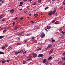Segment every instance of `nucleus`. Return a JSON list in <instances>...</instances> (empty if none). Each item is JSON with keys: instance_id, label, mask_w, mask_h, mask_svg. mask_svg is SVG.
<instances>
[{"instance_id": "31", "label": "nucleus", "mask_w": 65, "mask_h": 65, "mask_svg": "<svg viewBox=\"0 0 65 65\" xmlns=\"http://www.w3.org/2000/svg\"><path fill=\"white\" fill-rule=\"evenodd\" d=\"M26 63V61H24L23 62V63L24 64H25V63Z\"/></svg>"}, {"instance_id": "17", "label": "nucleus", "mask_w": 65, "mask_h": 65, "mask_svg": "<svg viewBox=\"0 0 65 65\" xmlns=\"http://www.w3.org/2000/svg\"><path fill=\"white\" fill-rule=\"evenodd\" d=\"M41 2V0H38V2L40 3Z\"/></svg>"}, {"instance_id": "6", "label": "nucleus", "mask_w": 65, "mask_h": 65, "mask_svg": "<svg viewBox=\"0 0 65 65\" xmlns=\"http://www.w3.org/2000/svg\"><path fill=\"white\" fill-rule=\"evenodd\" d=\"M4 16L3 14H2L1 15H0V19H1V18H2Z\"/></svg>"}, {"instance_id": "8", "label": "nucleus", "mask_w": 65, "mask_h": 65, "mask_svg": "<svg viewBox=\"0 0 65 65\" xmlns=\"http://www.w3.org/2000/svg\"><path fill=\"white\" fill-rule=\"evenodd\" d=\"M37 56V54H34L33 55V57L34 58H35V57H36Z\"/></svg>"}, {"instance_id": "57", "label": "nucleus", "mask_w": 65, "mask_h": 65, "mask_svg": "<svg viewBox=\"0 0 65 65\" xmlns=\"http://www.w3.org/2000/svg\"><path fill=\"white\" fill-rule=\"evenodd\" d=\"M31 23H34V22H33V21H31Z\"/></svg>"}, {"instance_id": "53", "label": "nucleus", "mask_w": 65, "mask_h": 65, "mask_svg": "<svg viewBox=\"0 0 65 65\" xmlns=\"http://www.w3.org/2000/svg\"><path fill=\"white\" fill-rule=\"evenodd\" d=\"M62 65H65V62L63 63Z\"/></svg>"}, {"instance_id": "23", "label": "nucleus", "mask_w": 65, "mask_h": 65, "mask_svg": "<svg viewBox=\"0 0 65 65\" xmlns=\"http://www.w3.org/2000/svg\"><path fill=\"white\" fill-rule=\"evenodd\" d=\"M3 37H4L3 36H0V39H1V38H3Z\"/></svg>"}, {"instance_id": "29", "label": "nucleus", "mask_w": 65, "mask_h": 65, "mask_svg": "<svg viewBox=\"0 0 65 65\" xmlns=\"http://www.w3.org/2000/svg\"><path fill=\"white\" fill-rule=\"evenodd\" d=\"M63 28V27H61V29H60V31H62V29Z\"/></svg>"}, {"instance_id": "45", "label": "nucleus", "mask_w": 65, "mask_h": 65, "mask_svg": "<svg viewBox=\"0 0 65 65\" xmlns=\"http://www.w3.org/2000/svg\"><path fill=\"white\" fill-rule=\"evenodd\" d=\"M21 44L20 43H17V45H20Z\"/></svg>"}, {"instance_id": "30", "label": "nucleus", "mask_w": 65, "mask_h": 65, "mask_svg": "<svg viewBox=\"0 0 65 65\" xmlns=\"http://www.w3.org/2000/svg\"><path fill=\"white\" fill-rule=\"evenodd\" d=\"M5 48V47H2V50H3Z\"/></svg>"}, {"instance_id": "16", "label": "nucleus", "mask_w": 65, "mask_h": 65, "mask_svg": "<svg viewBox=\"0 0 65 65\" xmlns=\"http://www.w3.org/2000/svg\"><path fill=\"white\" fill-rule=\"evenodd\" d=\"M31 60H32V58L28 59L27 60V61H28V62H29V61H31Z\"/></svg>"}, {"instance_id": "32", "label": "nucleus", "mask_w": 65, "mask_h": 65, "mask_svg": "<svg viewBox=\"0 0 65 65\" xmlns=\"http://www.w3.org/2000/svg\"><path fill=\"white\" fill-rule=\"evenodd\" d=\"M55 42V40H52V42Z\"/></svg>"}, {"instance_id": "64", "label": "nucleus", "mask_w": 65, "mask_h": 65, "mask_svg": "<svg viewBox=\"0 0 65 65\" xmlns=\"http://www.w3.org/2000/svg\"><path fill=\"white\" fill-rule=\"evenodd\" d=\"M29 6H27L26 7V8H28V7H29Z\"/></svg>"}, {"instance_id": "1", "label": "nucleus", "mask_w": 65, "mask_h": 65, "mask_svg": "<svg viewBox=\"0 0 65 65\" xmlns=\"http://www.w3.org/2000/svg\"><path fill=\"white\" fill-rule=\"evenodd\" d=\"M54 48L52 49L49 51V54H52L53 52V51H54Z\"/></svg>"}, {"instance_id": "54", "label": "nucleus", "mask_w": 65, "mask_h": 65, "mask_svg": "<svg viewBox=\"0 0 65 65\" xmlns=\"http://www.w3.org/2000/svg\"><path fill=\"white\" fill-rule=\"evenodd\" d=\"M18 19V17H16L15 19L14 20H16V19Z\"/></svg>"}, {"instance_id": "25", "label": "nucleus", "mask_w": 65, "mask_h": 65, "mask_svg": "<svg viewBox=\"0 0 65 65\" xmlns=\"http://www.w3.org/2000/svg\"><path fill=\"white\" fill-rule=\"evenodd\" d=\"M48 46L50 47H51L52 46V45L50 44L48 45Z\"/></svg>"}, {"instance_id": "36", "label": "nucleus", "mask_w": 65, "mask_h": 65, "mask_svg": "<svg viewBox=\"0 0 65 65\" xmlns=\"http://www.w3.org/2000/svg\"><path fill=\"white\" fill-rule=\"evenodd\" d=\"M50 47L48 46V47H47L46 48V50H47V49H48V48H50Z\"/></svg>"}, {"instance_id": "33", "label": "nucleus", "mask_w": 65, "mask_h": 65, "mask_svg": "<svg viewBox=\"0 0 65 65\" xmlns=\"http://www.w3.org/2000/svg\"><path fill=\"white\" fill-rule=\"evenodd\" d=\"M56 21V20H54L52 22V23H54V22H55V21Z\"/></svg>"}, {"instance_id": "41", "label": "nucleus", "mask_w": 65, "mask_h": 65, "mask_svg": "<svg viewBox=\"0 0 65 65\" xmlns=\"http://www.w3.org/2000/svg\"><path fill=\"white\" fill-rule=\"evenodd\" d=\"M20 33L21 34V35H22V34H24V32L23 31L21 33Z\"/></svg>"}, {"instance_id": "49", "label": "nucleus", "mask_w": 65, "mask_h": 65, "mask_svg": "<svg viewBox=\"0 0 65 65\" xmlns=\"http://www.w3.org/2000/svg\"><path fill=\"white\" fill-rule=\"evenodd\" d=\"M62 33H63V34H64L65 33V32H64L63 31H62Z\"/></svg>"}, {"instance_id": "5", "label": "nucleus", "mask_w": 65, "mask_h": 65, "mask_svg": "<svg viewBox=\"0 0 65 65\" xmlns=\"http://www.w3.org/2000/svg\"><path fill=\"white\" fill-rule=\"evenodd\" d=\"M54 9H55V10L52 13V14H55L56 11L57 10L56 9V8H55Z\"/></svg>"}, {"instance_id": "44", "label": "nucleus", "mask_w": 65, "mask_h": 65, "mask_svg": "<svg viewBox=\"0 0 65 65\" xmlns=\"http://www.w3.org/2000/svg\"><path fill=\"white\" fill-rule=\"evenodd\" d=\"M32 39H34V37H32Z\"/></svg>"}, {"instance_id": "10", "label": "nucleus", "mask_w": 65, "mask_h": 65, "mask_svg": "<svg viewBox=\"0 0 65 65\" xmlns=\"http://www.w3.org/2000/svg\"><path fill=\"white\" fill-rule=\"evenodd\" d=\"M6 62V61H5V60H4V61H2V64H4V63H5Z\"/></svg>"}, {"instance_id": "46", "label": "nucleus", "mask_w": 65, "mask_h": 65, "mask_svg": "<svg viewBox=\"0 0 65 65\" xmlns=\"http://www.w3.org/2000/svg\"><path fill=\"white\" fill-rule=\"evenodd\" d=\"M23 18H24L23 17H21V18H20V19L21 20H22V19H23Z\"/></svg>"}, {"instance_id": "61", "label": "nucleus", "mask_w": 65, "mask_h": 65, "mask_svg": "<svg viewBox=\"0 0 65 65\" xmlns=\"http://www.w3.org/2000/svg\"><path fill=\"white\" fill-rule=\"evenodd\" d=\"M18 35H21V33H19V34H18Z\"/></svg>"}, {"instance_id": "12", "label": "nucleus", "mask_w": 65, "mask_h": 65, "mask_svg": "<svg viewBox=\"0 0 65 65\" xmlns=\"http://www.w3.org/2000/svg\"><path fill=\"white\" fill-rule=\"evenodd\" d=\"M47 28L48 29H49L51 28V26H48L47 27Z\"/></svg>"}, {"instance_id": "60", "label": "nucleus", "mask_w": 65, "mask_h": 65, "mask_svg": "<svg viewBox=\"0 0 65 65\" xmlns=\"http://www.w3.org/2000/svg\"><path fill=\"white\" fill-rule=\"evenodd\" d=\"M24 43H25L26 42H27V40H24Z\"/></svg>"}, {"instance_id": "7", "label": "nucleus", "mask_w": 65, "mask_h": 65, "mask_svg": "<svg viewBox=\"0 0 65 65\" xmlns=\"http://www.w3.org/2000/svg\"><path fill=\"white\" fill-rule=\"evenodd\" d=\"M63 61L62 60H61L59 61V63L60 64H62V63H63Z\"/></svg>"}, {"instance_id": "63", "label": "nucleus", "mask_w": 65, "mask_h": 65, "mask_svg": "<svg viewBox=\"0 0 65 65\" xmlns=\"http://www.w3.org/2000/svg\"><path fill=\"white\" fill-rule=\"evenodd\" d=\"M24 0V1H25V2L27 1V0Z\"/></svg>"}, {"instance_id": "28", "label": "nucleus", "mask_w": 65, "mask_h": 65, "mask_svg": "<svg viewBox=\"0 0 65 65\" xmlns=\"http://www.w3.org/2000/svg\"><path fill=\"white\" fill-rule=\"evenodd\" d=\"M17 27H15V28H14V30H17Z\"/></svg>"}, {"instance_id": "27", "label": "nucleus", "mask_w": 65, "mask_h": 65, "mask_svg": "<svg viewBox=\"0 0 65 65\" xmlns=\"http://www.w3.org/2000/svg\"><path fill=\"white\" fill-rule=\"evenodd\" d=\"M35 4H36V2H35L34 3L32 4V5H35Z\"/></svg>"}, {"instance_id": "19", "label": "nucleus", "mask_w": 65, "mask_h": 65, "mask_svg": "<svg viewBox=\"0 0 65 65\" xmlns=\"http://www.w3.org/2000/svg\"><path fill=\"white\" fill-rule=\"evenodd\" d=\"M62 59L63 60H64V61H65V57H64H64H62Z\"/></svg>"}, {"instance_id": "37", "label": "nucleus", "mask_w": 65, "mask_h": 65, "mask_svg": "<svg viewBox=\"0 0 65 65\" xmlns=\"http://www.w3.org/2000/svg\"><path fill=\"white\" fill-rule=\"evenodd\" d=\"M63 55L64 56H65V53H63Z\"/></svg>"}, {"instance_id": "2", "label": "nucleus", "mask_w": 65, "mask_h": 65, "mask_svg": "<svg viewBox=\"0 0 65 65\" xmlns=\"http://www.w3.org/2000/svg\"><path fill=\"white\" fill-rule=\"evenodd\" d=\"M41 36L42 37V38H43L45 36V34L44 33H42L41 35Z\"/></svg>"}, {"instance_id": "55", "label": "nucleus", "mask_w": 65, "mask_h": 65, "mask_svg": "<svg viewBox=\"0 0 65 65\" xmlns=\"http://www.w3.org/2000/svg\"><path fill=\"white\" fill-rule=\"evenodd\" d=\"M29 16H31V15H32V14H29Z\"/></svg>"}, {"instance_id": "9", "label": "nucleus", "mask_w": 65, "mask_h": 65, "mask_svg": "<svg viewBox=\"0 0 65 65\" xmlns=\"http://www.w3.org/2000/svg\"><path fill=\"white\" fill-rule=\"evenodd\" d=\"M46 59H44L43 61V63H45L46 62Z\"/></svg>"}, {"instance_id": "59", "label": "nucleus", "mask_w": 65, "mask_h": 65, "mask_svg": "<svg viewBox=\"0 0 65 65\" xmlns=\"http://www.w3.org/2000/svg\"><path fill=\"white\" fill-rule=\"evenodd\" d=\"M6 30H4V31H3V32H6Z\"/></svg>"}, {"instance_id": "18", "label": "nucleus", "mask_w": 65, "mask_h": 65, "mask_svg": "<svg viewBox=\"0 0 65 65\" xmlns=\"http://www.w3.org/2000/svg\"><path fill=\"white\" fill-rule=\"evenodd\" d=\"M19 53V52H15V55H17V54H18Z\"/></svg>"}, {"instance_id": "14", "label": "nucleus", "mask_w": 65, "mask_h": 65, "mask_svg": "<svg viewBox=\"0 0 65 65\" xmlns=\"http://www.w3.org/2000/svg\"><path fill=\"white\" fill-rule=\"evenodd\" d=\"M58 14H59L58 13H56L55 14V17H57V16L58 15Z\"/></svg>"}, {"instance_id": "48", "label": "nucleus", "mask_w": 65, "mask_h": 65, "mask_svg": "<svg viewBox=\"0 0 65 65\" xmlns=\"http://www.w3.org/2000/svg\"><path fill=\"white\" fill-rule=\"evenodd\" d=\"M34 42L35 43H37V41L36 40L34 41Z\"/></svg>"}, {"instance_id": "21", "label": "nucleus", "mask_w": 65, "mask_h": 65, "mask_svg": "<svg viewBox=\"0 0 65 65\" xmlns=\"http://www.w3.org/2000/svg\"><path fill=\"white\" fill-rule=\"evenodd\" d=\"M34 16L35 17H37L38 16V14H34Z\"/></svg>"}, {"instance_id": "13", "label": "nucleus", "mask_w": 65, "mask_h": 65, "mask_svg": "<svg viewBox=\"0 0 65 65\" xmlns=\"http://www.w3.org/2000/svg\"><path fill=\"white\" fill-rule=\"evenodd\" d=\"M55 24H59V23L58 21H56L55 22Z\"/></svg>"}, {"instance_id": "40", "label": "nucleus", "mask_w": 65, "mask_h": 65, "mask_svg": "<svg viewBox=\"0 0 65 65\" xmlns=\"http://www.w3.org/2000/svg\"><path fill=\"white\" fill-rule=\"evenodd\" d=\"M5 47H7V46H8V45H5Z\"/></svg>"}, {"instance_id": "26", "label": "nucleus", "mask_w": 65, "mask_h": 65, "mask_svg": "<svg viewBox=\"0 0 65 65\" xmlns=\"http://www.w3.org/2000/svg\"><path fill=\"white\" fill-rule=\"evenodd\" d=\"M2 21L3 22H4V21H5V19H4L2 20Z\"/></svg>"}, {"instance_id": "15", "label": "nucleus", "mask_w": 65, "mask_h": 65, "mask_svg": "<svg viewBox=\"0 0 65 65\" xmlns=\"http://www.w3.org/2000/svg\"><path fill=\"white\" fill-rule=\"evenodd\" d=\"M0 54H4V53L0 51Z\"/></svg>"}, {"instance_id": "38", "label": "nucleus", "mask_w": 65, "mask_h": 65, "mask_svg": "<svg viewBox=\"0 0 65 65\" xmlns=\"http://www.w3.org/2000/svg\"><path fill=\"white\" fill-rule=\"evenodd\" d=\"M46 65H48V62H47V63H45Z\"/></svg>"}, {"instance_id": "35", "label": "nucleus", "mask_w": 65, "mask_h": 65, "mask_svg": "<svg viewBox=\"0 0 65 65\" xmlns=\"http://www.w3.org/2000/svg\"><path fill=\"white\" fill-rule=\"evenodd\" d=\"M31 57L29 56V57H28V56L27 57V58H28V59H31Z\"/></svg>"}, {"instance_id": "11", "label": "nucleus", "mask_w": 65, "mask_h": 65, "mask_svg": "<svg viewBox=\"0 0 65 65\" xmlns=\"http://www.w3.org/2000/svg\"><path fill=\"white\" fill-rule=\"evenodd\" d=\"M52 58V57L51 56H50L49 57V58H48V60H50V59H51Z\"/></svg>"}, {"instance_id": "3", "label": "nucleus", "mask_w": 65, "mask_h": 65, "mask_svg": "<svg viewBox=\"0 0 65 65\" xmlns=\"http://www.w3.org/2000/svg\"><path fill=\"white\" fill-rule=\"evenodd\" d=\"M43 57V54H39L38 56V57Z\"/></svg>"}, {"instance_id": "24", "label": "nucleus", "mask_w": 65, "mask_h": 65, "mask_svg": "<svg viewBox=\"0 0 65 65\" xmlns=\"http://www.w3.org/2000/svg\"><path fill=\"white\" fill-rule=\"evenodd\" d=\"M52 12H50L48 14L49 15H52Z\"/></svg>"}, {"instance_id": "4", "label": "nucleus", "mask_w": 65, "mask_h": 65, "mask_svg": "<svg viewBox=\"0 0 65 65\" xmlns=\"http://www.w3.org/2000/svg\"><path fill=\"white\" fill-rule=\"evenodd\" d=\"M14 12V9H12L10 10L11 13H13Z\"/></svg>"}, {"instance_id": "20", "label": "nucleus", "mask_w": 65, "mask_h": 65, "mask_svg": "<svg viewBox=\"0 0 65 65\" xmlns=\"http://www.w3.org/2000/svg\"><path fill=\"white\" fill-rule=\"evenodd\" d=\"M24 12L25 13H28V12L26 11H24Z\"/></svg>"}, {"instance_id": "62", "label": "nucleus", "mask_w": 65, "mask_h": 65, "mask_svg": "<svg viewBox=\"0 0 65 65\" xmlns=\"http://www.w3.org/2000/svg\"><path fill=\"white\" fill-rule=\"evenodd\" d=\"M32 1V0H30L29 1H30V2H31V1Z\"/></svg>"}, {"instance_id": "43", "label": "nucleus", "mask_w": 65, "mask_h": 65, "mask_svg": "<svg viewBox=\"0 0 65 65\" xmlns=\"http://www.w3.org/2000/svg\"><path fill=\"white\" fill-rule=\"evenodd\" d=\"M19 6H22V4H20L19 5Z\"/></svg>"}, {"instance_id": "42", "label": "nucleus", "mask_w": 65, "mask_h": 65, "mask_svg": "<svg viewBox=\"0 0 65 65\" xmlns=\"http://www.w3.org/2000/svg\"><path fill=\"white\" fill-rule=\"evenodd\" d=\"M27 53V52L25 51V52H23V54H25V53Z\"/></svg>"}, {"instance_id": "52", "label": "nucleus", "mask_w": 65, "mask_h": 65, "mask_svg": "<svg viewBox=\"0 0 65 65\" xmlns=\"http://www.w3.org/2000/svg\"><path fill=\"white\" fill-rule=\"evenodd\" d=\"M41 50V48H40L38 49V51H39V50Z\"/></svg>"}, {"instance_id": "34", "label": "nucleus", "mask_w": 65, "mask_h": 65, "mask_svg": "<svg viewBox=\"0 0 65 65\" xmlns=\"http://www.w3.org/2000/svg\"><path fill=\"white\" fill-rule=\"evenodd\" d=\"M22 50L21 51L22 52H23L24 51H25V50H24V48H23Z\"/></svg>"}, {"instance_id": "50", "label": "nucleus", "mask_w": 65, "mask_h": 65, "mask_svg": "<svg viewBox=\"0 0 65 65\" xmlns=\"http://www.w3.org/2000/svg\"><path fill=\"white\" fill-rule=\"evenodd\" d=\"M12 24L13 25H14V24H15V22H13Z\"/></svg>"}, {"instance_id": "22", "label": "nucleus", "mask_w": 65, "mask_h": 65, "mask_svg": "<svg viewBox=\"0 0 65 65\" xmlns=\"http://www.w3.org/2000/svg\"><path fill=\"white\" fill-rule=\"evenodd\" d=\"M49 7H46L45 8V10H46V9H48V8Z\"/></svg>"}, {"instance_id": "51", "label": "nucleus", "mask_w": 65, "mask_h": 65, "mask_svg": "<svg viewBox=\"0 0 65 65\" xmlns=\"http://www.w3.org/2000/svg\"><path fill=\"white\" fill-rule=\"evenodd\" d=\"M7 62H9V60H7Z\"/></svg>"}, {"instance_id": "47", "label": "nucleus", "mask_w": 65, "mask_h": 65, "mask_svg": "<svg viewBox=\"0 0 65 65\" xmlns=\"http://www.w3.org/2000/svg\"><path fill=\"white\" fill-rule=\"evenodd\" d=\"M23 3L22 2H21L20 3V4H23Z\"/></svg>"}, {"instance_id": "56", "label": "nucleus", "mask_w": 65, "mask_h": 65, "mask_svg": "<svg viewBox=\"0 0 65 65\" xmlns=\"http://www.w3.org/2000/svg\"><path fill=\"white\" fill-rule=\"evenodd\" d=\"M23 9H20L19 10L20 11H21V10H22Z\"/></svg>"}, {"instance_id": "58", "label": "nucleus", "mask_w": 65, "mask_h": 65, "mask_svg": "<svg viewBox=\"0 0 65 65\" xmlns=\"http://www.w3.org/2000/svg\"><path fill=\"white\" fill-rule=\"evenodd\" d=\"M45 30H46V31H47V28H46L45 29Z\"/></svg>"}, {"instance_id": "39", "label": "nucleus", "mask_w": 65, "mask_h": 65, "mask_svg": "<svg viewBox=\"0 0 65 65\" xmlns=\"http://www.w3.org/2000/svg\"><path fill=\"white\" fill-rule=\"evenodd\" d=\"M30 36V34H27L26 35V36Z\"/></svg>"}]
</instances>
